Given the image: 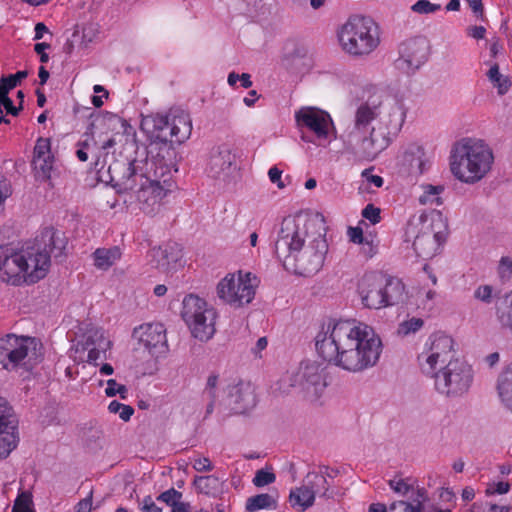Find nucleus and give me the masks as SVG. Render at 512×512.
<instances>
[{"label":"nucleus","mask_w":512,"mask_h":512,"mask_svg":"<svg viewBox=\"0 0 512 512\" xmlns=\"http://www.w3.org/2000/svg\"><path fill=\"white\" fill-rule=\"evenodd\" d=\"M434 379L439 393L447 397H459L468 392L473 381V371L470 365L459 359L450 360L435 373Z\"/></svg>","instance_id":"obj_12"},{"label":"nucleus","mask_w":512,"mask_h":512,"mask_svg":"<svg viewBox=\"0 0 512 512\" xmlns=\"http://www.w3.org/2000/svg\"><path fill=\"white\" fill-rule=\"evenodd\" d=\"M193 468L198 472L211 471L213 469V465L208 458L203 457L194 461Z\"/></svg>","instance_id":"obj_61"},{"label":"nucleus","mask_w":512,"mask_h":512,"mask_svg":"<svg viewBox=\"0 0 512 512\" xmlns=\"http://www.w3.org/2000/svg\"><path fill=\"white\" fill-rule=\"evenodd\" d=\"M39 360L37 342L33 337L7 335L0 342V363L6 370H15L19 366L31 369Z\"/></svg>","instance_id":"obj_9"},{"label":"nucleus","mask_w":512,"mask_h":512,"mask_svg":"<svg viewBox=\"0 0 512 512\" xmlns=\"http://www.w3.org/2000/svg\"><path fill=\"white\" fill-rule=\"evenodd\" d=\"M406 161H409L410 173L412 175H421L426 169V161L421 156L414 157L413 155H406Z\"/></svg>","instance_id":"obj_48"},{"label":"nucleus","mask_w":512,"mask_h":512,"mask_svg":"<svg viewBox=\"0 0 512 512\" xmlns=\"http://www.w3.org/2000/svg\"><path fill=\"white\" fill-rule=\"evenodd\" d=\"M218 382V376L217 375H210L207 379L206 387L203 391V395L206 396L208 399H215V389Z\"/></svg>","instance_id":"obj_55"},{"label":"nucleus","mask_w":512,"mask_h":512,"mask_svg":"<svg viewBox=\"0 0 512 512\" xmlns=\"http://www.w3.org/2000/svg\"><path fill=\"white\" fill-rule=\"evenodd\" d=\"M392 113L389 114L393 117L389 123L383 127L380 123L377 127H373L369 137H364L361 141V156L367 160H374L379 153L385 150L391 142V134L395 135L400 126V109L397 106L392 108Z\"/></svg>","instance_id":"obj_16"},{"label":"nucleus","mask_w":512,"mask_h":512,"mask_svg":"<svg viewBox=\"0 0 512 512\" xmlns=\"http://www.w3.org/2000/svg\"><path fill=\"white\" fill-rule=\"evenodd\" d=\"M304 489H309L306 484L302 487L291 490L289 495V500L292 503V506H299L301 511H305L309 508L305 506L307 496H305L306 493L304 492Z\"/></svg>","instance_id":"obj_45"},{"label":"nucleus","mask_w":512,"mask_h":512,"mask_svg":"<svg viewBox=\"0 0 512 512\" xmlns=\"http://www.w3.org/2000/svg\"><path fill=\"white\" fill-rule=\"evenodd\" d=\"M381 114L382 111L380 104L370 101L361 104L355 114L354 130L360 131L366 129L370 122Z\"/></svg>","instance_id":"obj_29"},{"label":"nucleus","mask_w":512,"mask_h":512,"mask_svg":"<svg viewBox=\"0 0 512 512\" xmlns=\"http://www.w3.org/2000/svg\"><path fill=\"white\" fill-rule=\"evenodd\" d=\"M487 76L491 83L497 88L499 95H504L508 92L511 82L500 73L498 64L491 66L487 72Z\"/></svg>","instance_id":"obj_37"},{"label":"nucleus","mask_w":512,"mask_h":512,"mask_svg":"<svg viewBox=\"0 0 512 512\" xmlns=\"http://www.w3.org/2000/svg\"><path fill=\"white\" fill-rule=\"evenodd\" d=\"M128 162L115 160L109 165L110 183L118 193H128L130 198L135 197L139 209L147 214H156L161 207L162 199L167 195V188L157 185L138 182L128 172Z\"/></svg>","instance_id":"obj_6"},{"label":"nucleus","mask_w":512,"mask_h":512,"mask_svg":"<svg viewBox=\"0 0 512 512\" xmlns=\"http://www.w3.org/2000/svg\"><path fill=\"white\" fill-rule=\"evenodd\" d=\"M138 335L137 349L147 350L151 355L158 357L167 350L166 330L162 324H148L134 331Z\"/></svg>","instance_id":"obj_20"},{"label":"nucleus","mask_w":512,"mask_h":512,"mask_svg":"<svg viewBox=\"0 0 512 512\" xmlns=\"http://www.w3.org/2000/svg\"><path fill=\"white\" fill-rule=\"evenodd\" d=\"M151 158L145 160H125L128 162L131 177H134L138 182L157 185L167 188L170 192L173 187L171 167L166 161V158H171L164 152L156 151L150 154Z\"/></svg>","instance_id":"obj_10"},{"label":"nucleus","mask_w":512,"mask_h":512,"mask_svg":"<svg viewBox=\"0 0 512 512\" xmlns=\"http://www.w3.org/2000/svg\"><path fill=\"white\" fill-rule=\"evenodd\" d=\"M497 318L501 327L508 329L512 334V293L505 296L497 307Z\"/></svg>","instance_id":"obj_35"},{"label":"nucleus","mask_w":512,"mask_h":512,"mask_svg":"<svg viewBox=\"0 0 512 512\" xmlns=\"http://www.w3.org/2000/svg\"><path fill=\"white\" fill-rule=\"evenodd\" d=\"M18 420L7 400L0 397V459L7 458L17 447Z\"/></svg>","instance_id":"obj_17"},{"label":"nucleus","mask_w":512,"mask_h":512,"mask_svg":"<svg viewBox=\"0 0 512 512\" xmlns=\"http://www.w3.org/2000/svg\"><path fill=\"white\" fill-rule=\"evenodd\" d=\"M497 388L502 402L512 411V365L500 374Z\"/></svg>","instance_id":"obj_31"},{"label":"nucleus","mask_w":512,"mask_h":512,"mask_svg":"<svg viewBox=\"0 0 512 512\" xmlns=\"http://www.w3.org/2000/svg\"><path fill=\"white\" fill-rule=\"evenodd\" d=\"M11 186L6 181H0V213L4 210V201L11 195Z\"/></svg>","instance_id":"obj_59"},{"label":"nucleus","mask_w":512,"mask_h":512,"mask_svg":"<svg viewBox=\"0 0 512 512\" xmlns=\"http://www.w3.org/2000/svg\"><path fill=\"white\" fill-rule=\"evenodd\" d=\"M325 223L321 215L299 213L287 216L281 222L275 242V253L284 264L295 252L303 248L316 234L325 232Z\"/></svg>","instance_id":"obj_3"},{"label":"nucleus","mask_w":512,"mask_h":512,"mask_svg":"<svg viewBox=\"0 0 512 512\" xmlns=\"http://www.w3.org/2000/svg\"><path fill=\"white\" fill-rule=\"evenodd\" d=\"M318 354L329 363L347 371L359 372L373 367L382 348L372 327L355 321H338L315 337Z\"/></svg>","instance_id":"obj_1"},{"label":"nucleus","mask_w":512,"mask_h":512,"mask_svg":"<svg viewBox=\"0 0 512 512\" xmlns=\"http://www.w3.org/2000/svg\"><path fill=\"white\" fill-rule=\"evenodd\" d=\"M236 157L226 144L213 147L209 153L207 173L212 178L225 177L234 169Z\"/></svg>","instance_id":"obj_23"},{"label":"nucleus","mask_w":512,"mask_h":512,"mask_svg":"<svg viewBox=\"0 0 512 512\" xmlns=\"http://www.w3.org/2000/svg\"><path fill=\"white\" fill-rule=\"evenodd\" d=\"M217 295L224 303L233 307L249 304L255 296V287L251 283L250 273L226 275L217 285Z\"/></svg>","instance_id":"obj_15"},{"label":"nucleus","mask_w":512,"mask_h":512,"mask_svg":"<svg viewBox=\"0 0 512 512\" xmlns=\"http://www.w3.org/2000/svg\"><path fill=\"white\" fill-rule=\"evenodd\" d=\"M284 65L295 74H304L312 66V60L308 56V51L303 46L285 47Z\"/></svg>","instance_id":"obj_25"},{"label":"nucleus","mask_w":512,"mask_h":512,"mask_svg":"<svg viewBox=\"0 0 512 512\" xmlns=\"http://www.w3.org/2000/svg\"><path fill=\"white\" fill-rule=\"evenodd\" d=\"M92 41L93 35L91 34H71V37L67 38L63 50L65 53L71 54L76 46L78 48H86Z\"/></svg>","instance_id":"obj_39"},{"label":"nucleus","mask_w":512,"mask_h":512,"mask_svg":"<svg viewBox=\"0 0 512 512\" xmlns=\"http://www.w3.org/2000/svg\"><path fill=\"white\" fill-rule=\"evenodd\" d=\"M418 360L420 362L422 371L425 374H431L435 375L434 371L436 369V366L438 362H441V359L439 357V354L429 352V353H423L418 357Z\"/></svg>","instance_id":"obj_41"},{"label":"nucleus","mask_w":512,"mask_h":512,"mask_svg":"<svg viewBox=\"0 0 512 512\" xmlns=\"http://www.w3.org/2000/svg\"><path fill=\"white\" fill-rule=\"evenodd\" d=\"M423 189H424V192L423 194L419 197V202L421 204H435L437 206H440L442 205L443 203V200L442 198L439 196L443 190H444V186L442 185H431V184H427V185H424L423 186Z\"/></svg>","instance_id":"obj_38"},{"label":"nucleus","mask_w":512,"mask_h":512,"mask_svg":"<svg viewBox=\"0 0 512 512\" xmlns=\"http://www.w3.org/2000/svg\"><path fill=\"white\" fill-rule=\"evenodd\" d=\"M440 247L439 233H422L415 237L413 248L416 254L423 258H432Z\"/></svg>","instance_id":"obj_28"},{"label":"nucleus","mask_w":512,"mask_h":512,"mask_svg":"<svg viewBox=\"0 0 512 512\" xmlns=\"http://www.w3.org/2000/svg\"><path fill=\"white\" fill-rule=\"evenodd\" d=\"M411 9L418 14H431L439 11L441 6L439 4L431 3L428 0H419L411 7Z\"/></svg>","instance_id":"obj_47"},{"label":"nucleus","mask_w":512,"mask_h":512,"mask_svg":"<svg viewBox=\"0 0 512 512\" xmlns=\"http://www.w3.org/2000/svg\"><path fill=\"white\" fill-rule=\"evenodd\" d=\"M223 404L235 414H244L256 405L254 389L248 383L228 386Z\"/></svg>","instance_id":"obj_21"},{"label":"nucleus","mask_w":512,"mask_h":512,"mask_svg":"<svg viewBox=\"0 0 512 512\" xmlns=\"http://www.w3.org/2000/svg\"><path fill=\"white\" fill-rule=\"evenodd\" d=\"M41 158H53L51 154V143L50 139L48 138L40 137L36 141L33 152V159H37V161H39Z\"/></svg>","instance_id":"obj_43"},{"label":"nucleus","mask_w":512,"mask_h":512,"mask_svg":"<svg viewBox=\"0 0 512 512\" xmlns=\"http://www.w3.org/2000/svg\"><path fill=\"white\" fill-rule=\"evenodd\" d=\"M424 325V321L421 318L412 317L409 320L403 321L399 324L397 333L402 336H407L412 333H416Z\"/></svg>","instance_id":"obj_42"},{"label":"nucleus","mask_w":512,"mask_h":512,"mask_svg":"<svg viewBox=\"0 0 512 512\" xmlns=\"http://www.w3.org/2000/svg\"><path fill=\"white\" fill-rule=\"evenodd\" d=\"M348 236L350 241L355 244H363L367 239L363 235V230L360 227H349Z\"/></svg>","instance_id":"obj_57"},{"label":"nucleus","mask_w":512,"mask_h":512,"mask_svg":"<svg viewBox=\"0 0 512 512\" xmlns=\"http://www.w3.org/2000/svg\"><path fill=\"white\" fill-rule=\"evenodd\" d=\"M140 126L149 141L148 154L160 151L171 156L173 144L185 142L192 132L191 118L181 109H171L165 115H147L142 118Z\"/></svg>","instance_id":"obj_2"},{"label":"nucleus","mask_w":512,"mask_h":512,"mask_svg":"<svg viewBox=\"0 0 512 512\" xmlns=\"http://www.w3.org/2000/svg\"><path fill=\"white\" fill-rule=\"evenodd\" d=\"M103 436V430L100 427H90L86 435V441L89 444H96L103 439Z\"/></svg>","instance_id":"obj_58"},{"label":"nucleus","mask_w":512,"mask_h":512,"mask_svg":"<svg viewBox=\"0 0 512 512\" xmlns=\"http://www.w3.org/2000/svg\"><path fill=\"white\" fill-rule=\"evenodd\" d=\"M327 117V113L314 107H303L295 114L298 126L307 127L319 138H324L328 134Z\"/></svg>","instance_id":"obj_24"},{"label":"nucleus","mask_w":512,"mask_h":512,"mask_svg":"<svg viewBox=\"0 0 512 512\" xmlns=\"http://www.w3.org/2000/svg\"><path fill=\"white\" fill-rule=\"evenodd\" d=\"M399 57L394 60V68L401 74L413 76L428 60L430 43L423 34L409 37L399 45Z\"/></svg>","instance_id":"obj_13"},{"label":"nucleus","mask_w":512,"mask_h":512,"mask_svg":"<svg viewBox=\"0 0 512 512\" xmlns=\"http://www.w3.org/2000/svg\"><path fill=\"white\" fill-rule=\"evenodd\" d=\"M474 297L484 303H490L492 299V287L490 285L479 286L474 292Z\"/></svg>","instance_id":"obj_53"},{"label":"nucleus","mask_w":512,"mask_h":512,"mask_svg":"<svg viewBox=\"0 0 512 512\" xmlns=\"http://www.w3.org/2000/svg\"><path fill=\"white\" fill-rule=\"evenodd\" d=\"M53 158L33 159L32 164L35 171V177L41 181H47L51 177Z\"/></svg>","instance_id":"obj_40"},{"label":"nucleus","mask_w":512,"mask_h":512,"mask_svg":"<svg viewBox=\"0 0 512 512\" xmlns=\"http://www.w3.org/2000/svg\"><path fill=\"white\" fill-rule=\"evenodd\" d=\"M267 508H277V501L270 494L262 493L247 499L246 510L249 512Z\"/></svg>","instance_id":"obj_36"},{"label":"nucleus","mask_w":512,"mask_h":512,"mask_svg":"<svg viewBox=\"0 0 512 512\" xmlns=\"http://www.w3.org/2000/svg\"><path fill=\"white\" fill-rule=\"evenodd\" d=\"M7 247L0 246V277L4 282L19 285L27 282V263L22 251L8 253Z\"/></svg>","instance_id":"obj_18"},{"label":"nucleus","mask_w":512,"mask_h":512,"mask_svg":"<svg viewBox=\"0 0 512 512\" xmlns=\"http://www.w3.org/2000/svg\"><path fill=\"white\" fill-rule=\"evenodd\" d=\"M306 486L309 489H304L307 496V500L305 503L306 507H311L314 504L315 496L321 495L324 497H328L329 491V483L324 474H319L315 472H310L306 476Z\"/></svg>","instance_id":"obj_27"},{"label":"nucleus","mask_w":512,"mask_h":512,"mask_svg":"<svg viewBox=\"0 0 512 512\" xmlns=\"http://www.w3.org/2000/svg\"><path fill=\"white\" fill-rule=\"evenodd\" d=\"M142 512H162L153 501L151 496H146L143 500Z\"/></svg>","instance_id":"obj_64"},{"label":"nucleus","mask_w":512,"mask_h":512,"mask_svg":"<svg viewBox=\"0 0 512 512\" xmlns=\"http://www.w3.org/2000/svg\"><path fill=\"white\" fill-rule=\"evenodd\" d=\"M50 48V45L48 43H45V42H42V43H37L35 44L34 46V50L37 54H39L40 56V61L42 63H47L48 60H49V56L47 53H45V50L46 49H49Z\"/></svg>","instance_id":"obj_63"},{"label":"nucleus","mask_w":512,"mask_h":512,"mask_svg":"<svg viewBox=\"0 0 512 512\" xmlns=\"http://www.w3.org/2000/svg\"><path fill=\"white\" fill-rule=\"evenodd\" d=\"M108 410L110 413L113 414L119 413V417L123 421H129L131 416L134 414L133 407H131L130 405L122 404L116 400L110 402Z\"/></svg>","instance_id":"obj_44"},{"label":"nucleus","mask_w":512,"mask_h":512,"mask_svg":"<svg viewBox=\"0 0 512 512\" xmlns=\"http://www.w3.org/2000/svg\"><path fill=\"white\" fill-rule=\"evenodd\" d=\"M196 490L205 495L215 496L222 489V481L214 476H196L193 482Z\"/></svg>","instance_id":"obj_32"},{"label":"nucleus","mask_w":512,"mask_h":512,"mask_svg":"<svg viewBox=\"0 0 512 512\" xmlns=\"http://www.w3.org/2000/svg\"><path fill=\"white\" fill-rule=\"evenodd\" d=\"M268 176L270 181L276 184L279 189H284L286 187V184L281 179L282 171L276 166L269 169Z\"/></svg>","instance_id":"obj_56"},{"label":"nucleus","mask_w":512,"mask_h":512,"mask_svg":"<svg viewBox=\"0 0 512 512\" xmlns=\"http://www.w3.org/2000/svg\"><path fill=\"white\" fill-rule=\"evenodd\" d=\"M32 504V495L29 492H23L16 498L13 508L32 509Z\"/></svg>","instance_id":"obj_54"},{"label":"nucleus","mask_w":512,"mask_h":512,"mask_svg":"<svg viewBox=\"0 0 512 512\" xmlns=\"http://www.w3.org/2000/svg\"><path fill=\"white\" fill-rule=\"evenodd\" d=\"M182 498V493L177 491L174 488H170L164 492H162L158 497L157 500L165 502L167 505L172 506L173 503H175L177 500H180Z\"/></svg>","instance_id":"obj_51"},{"label":"nucleus","mask_w":512,"mask_h":512,"mask_svg":"<svg viewBox=\"0 0 512 512\" xmlns=\"http://www.w3.org/2000/svg\"><path fill=\"white\" fill-rule=\"evenodd\" d=\"M28 76V71H18L15 74H11L9 76H5L6 81L11 85V87L14 89L17 85L20 84V82L25 79Z\"/></svg>","instance_id":"obj_62"},{"label":"nucleus","mask_w":512,"mask_h":512,"mask_svg":"<svg viewBox=\"0 0 512 512\" xmlns=\"http://www.w3.org/2000/svg\"><path fill=\"white\" fill-rule=\"evenodd\" d=\"M111 344L102 329L90 328L78 341L75 350L88 351V362L97 365V360L107 359L106 352L111 348Z\"/></svg>","instance_id":"obj_19"},{"label":"nucleus","mask_w":512,"mask_h":512,"mask_svg":"<svg viewBox=\"0 0 512 512\" xmlns=\"http://www.w3.org/2000/svg\"><path fill=\"white\" fill-rule=\"evenodd\" d=\"M93 491L88 496L79 501L76 506V512H91L92 510Z\"/></svg>","instance_id":"obj_60"},{"label":"nucleus","mask_w":512,"mask_h":512,"mask_svg":"<svg viewBox=\"0 0 512 512\" xmlns=\"http://www.w3.org/2000/svg\"><path fill=\"white\" fill-rule=\"evenodd\" d=\"M276 476L273 472L259 469L256 471L255 476L253 478V484L256 487H263L275 482Z\"/></svg>","instance_id":"obj_46"},{"label":"nucleus","mask_w":512,"mask_h":512,"mask_svg":"<svg viewBox=\"0 0 512 512\" xmlns=\"http://www.w3.org/2000/svg\"><path fill=\"white\" fill-rule=\"evenodd\" d=\"M493 154L481 140L471 138L458 142L451 155V171L462 182L473 184L480 181L491 169Z\"/></svg>","instance_id":"obj_4"},{"label":"nucleus","mask_w":512,"mask_h":512,"mask_svg":"<svg viewBox=\"0 0 512 512\" xmlns=\"http://www.w3.org/2000/svg\"><path fill=\"white\" fill-rule=\"evenodd\" d=\"M375 19L366 14L353 13L340 25V32H372L378 30Z\"/></svg>","instance_id":"obj_26"},{"label":"nucleus","mask_w":512,"mask_h":512,"mask_svg":"<svg viewBox=\"0 0 512 512\" xmlns=\"http://www.w3.org/2000/svg\"><path fill=\"white\" fill-rule=\"evenodd\" d=\"M121 250L117 246L98 248L93 253L94 265L101 270H108L121 258Z\"/></svg>","instance_id":"obj_30"},{"label":"nucleus","mask_w":512,"mask_h":512,"mask_svg":"<svg viewBox=\"0 0 512 512\" xmlns=\"http://www.w3.org/2000/svg\"><path fill=\"white\" fill-rule=\"evenodd\" d=\"M380 209L375 207L373 204H368L366 207L362 210V216L369 220L372 224H377L380 222Z\"/></svg>","instance_id":"obj_52"},{"label":"nucleus","mask_w":512,"mask_h":512,"mask_svg":"<svg viewBox=\"0 0 512 512\" xmlns=\"http://www.w3.org/2000/svg\"><path fill=\"white\" fill-rule=\"evenodd\" d=\"M290 386L313 402L319 399L326 387L324 368L317 361H302L290 376Z\"/></svg>","instance_id":"obj_14"},{"label":"nucleus","mask_w":512,"mask_h":512,"mask_svg":"<svg viewBox=\"0 0 512 512\" xmlns=\"http://www.w3.org/2000/svg\"><path fill=\"white\" fill-rule=\"evenodd\" d=\"M343 51L351 56L370 54L380 43L378 34H337Z\"/></svg>","instance_id":"obj_22"},{"label":"nucleus","mask_w":512,"mask_h":512,"mask_svg":"<svg viewBox=\"0 0 512 512\" xmlns=\"http://www.w3.org/2000/svg\"><path fill=\"white\" fill-rule=\"evenodd\" d=\"M67 243L64 233L47 227L35 238L32 245L23 248L21 251L27 263V283H35L46 276L51 257L62 261Z\"/></svg>","instance_id":"obj_5"},{"label":"nucleus","mask_w":512,"mask_h":512,"mask_svg":"<svg viewBox=\"0 0 512 512\" xmlns=\"http://www.w3.org/2000/svg\"><path fill=\"white\" fill-rule=\"evenodd\" d=\"M328 244L325 232L316 234L308 243L291 255L284 268L305 277L317 273L323 266Z\"/></svg>","instance_id":"obj_11"},{"label":"nucleus","mask_w":512,"mask_h":512,"mask_svg":"<svg viewBox=\"0 0 512 512\" xmlns=\"http://www.w3.org/2000/svg\"><path fill=\"white\" fill-rule=\"evenodd\" d=\"M181 317L192 335L200 341L209 340L216 331L215 310L196 295L190 294L183 299Z\"/></svg>","instance_id":"obj_8"},{"label":"nucleus","mask_w":512,"mask_h":512,"mask_svg":"<svg viewBox=\"0 0 512 512\" xmlns=\"http://www.w3.org/2000/svg\"><path fill=\"white\" fill-rule=\"evenodd\" d=\"M452 347L453 340L451 337L447 335H436L431 344L430 351L439 354L441 363H445L451 353Z\"/></svg>","instance_id":"obj_34"},{"label":"nucleus","mask_w":512,"mask_h":512,"mask_svg":"<svg viewBox=\"0 0 512 512\" xmlns=\"http://www.w3.org/2000/svg\"><path fill=\"white\" fill-rule=\"evenodd\" d=\"M362 303L370 309L398 304L403 299L404 285L396 279L383 275H365L359 285Z\"/></svg>","instance_id":"obj_7"},{"label":"nucleus","mask_w":512,"mask_h":512,"mask_svg":"<svg viewBox=\"0 0 512 512\" xmlns=\"http://www.w3.org/2000/svg\"><path fill=\"white\" fill-rule=\"evenodd\" d=\"M105 393L109 397H113L116 394H119L121 399H126L127 388L125 385L118 384L116 380L109 379L107 381V388L105 389Z\"/></svg>","instance_id":"obj_49"},{"label":"nucleus","mask_w":512,"mask_h":512,"mask_svg":"<svg viewBox=\"0 0 512 512\" xmlns=\"http://www.w3.org/2000/svg\"><path fill=\"white\" fill-rule=\"evenodd\" d=\"M390 488L400 495H406L410 490H412V485L408 484L404 479H391L388 482Z\"/></svg>","instance_id":"obj_50"},{"label":"nucleus","mask_w":512,"mask_h":512,"mask_svg":"<svg viewBox=\"0 0 512 512\" xmlns=\"http://www.w3.org/2000/svg\"><path fill=\"white\" fill-rule=\"evenodd\" d=\"M153 257H157L160 260L158 261L156 267L157 268H167V266L171 262H177L181 250L178 248L177 244L167 245L165 248H157L153 249Z\"/></svg>","instance_id":"obj_33"}]
</instances>
